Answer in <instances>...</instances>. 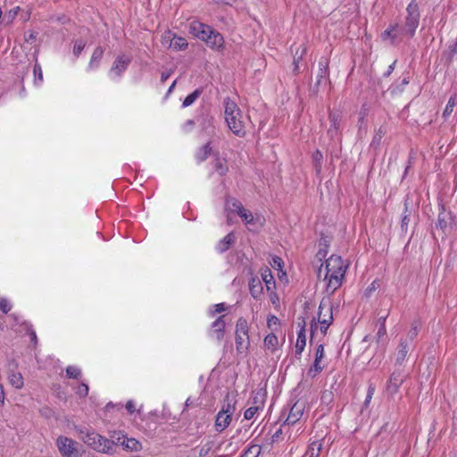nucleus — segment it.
<instances>
[{
    "instance_id": "nucleus-1",
    "label": "nucleus",
    "mask_w": 457,
    "mask_h": 457,
    "mask_svg": "<svg viewBox=\"0 0 457 457\" xmlns=\"http://www.w3.org/2000/svg\"><path fill=\"white\" fill-rule=\"evenodd\" d=\"M420 12L416 0H411L406 8V16L403 24L400 27L398 23L390 25L382 34L383 40H391L395 44L396 40L401 39L400 36L411 38L414 37L416 29L420 24Z\"/></svg>"
},
{
    "instance_id": "nucleus-2",
    "label": "nucleus",
    "mask_w": 457,
    "mask_h": 457,
    "mask_svg": "<svg viewBox=\"0 0 457 457\" xmlns=\"http://www.w3.org/2000/svg\"><path fill=\"white\" fill-rule=\"evenodd\" d=\"M79 438L92 449L106 453L108 447L106 446V437L97 434L95 431H90L87 428H80L78 429Z\"/></svg>"
},
{
    "instance_id": "nucleus-3",
    "label": "nucleus",
    "mask_w": 457,
    "mask_h": 457,
    "mask_svg": "<svg viewBox=\"0 0 457 457\" xmlns=\"http://www.w3.org/2000/svg\"><path fill=\"white\" fill-rule=\"evenodd\" d=\"M249 327L247 320L240 317L236 324L235 341L236 348L239 353H246L250 345Z\"/></svg>"
},
{
    "instance_id": "nucleus-4",
    "label": "nucleus",
    "mask_w": 457,
    "mask_h": 457,
    "mask_svg": "<svg viewBox=\"0 0 457 457\" xmlns=\"http://www.w3.org/2000/svg\"><path fill=\"white\" fill-rule=\"evenodd\" d=\"M56 444L62 457H79V450L76 447L79 444L74 440L61 436L57 438Z\"/></svg>"
},
{
    "instance_id": "nucleus-5",
    "label": "nucleus",
    "mask_w": 457,
    "mask_h": 457,
    "mask_svg": "<svg viewBox=\"0 0 457 457\" xmlns=\"http://www.w3.org/2000/svg\"><path fill=\"white\" fill-rule=\"evenodd\" d=\"M325 268V278H328V274H339V276H345L346 270V266L344 265L343 259L338 255H331L326 261Z\"/></svg>"
},
{
    "instance_id": "nucleus-6",
    "label": "nucleus",
    "mask_w": 457,
    "mask_h": 457,
    "mask_svg": "<svg viewBox=\"0 0 457 457\" xmlns=\"http://www.w3.org/2000/svg\"><path fill=\"white\" fill-rule=\"evenodd\" d=\"M404 379L405 376L403 375V370L400 369L395 370L387 381L386 387V394L392 396L397 394Z\"/></svg>"
},
{
    "instance_id": "nucleus-7",
    "label": "nucleus",
    "mask_w": 457,
    "mask_h": 457,
    "mask_svg": "<svg viewBox=\"0 0 457 457\" xmlns=\"http://www.w3.org/2000/svg\"><path fill=\"white\" fill-rule=\"evenodd\" d=\"M213 29L210 26L202 23L200 21H195L190 23L189 32L195 37L207 42L208 37H210V34H212Z\"/></svg>"
},
{
    "instance_id": "nucleus-8",
    "label": "nucleus",
    "mask_w": 457,
    "mask_h": 457,
    "mask_svg": "<svg viewBox=\"0 0 457 457\" xmlns=\"http://www.w3.org/2000/svg\"><path fill=\"white\" fill-rule=\"evenodd\" d=\"M304 409H305V403L301 401H296L291 406L284 424L295 425L303 417Z\"/></svg>"
},
{
    "instance_id": "nucleus-9",
    "label": "nucleus",
    "mask_w": 457,
    "mask_h": 457,
    "mask_svg": "<svg viewBox=\"0 0 457 457\" xmlns=\"http://www.w3.org/2000/svg\"><path fill=\"white\" fill-rule=\"evenodd\" d=\"M242 114L241 115H231L229 117H226V122L228 124V127L229 129L237 137H245V124L242 120Z\"/></svg>"
},
{
    "instance_id": "nucleus-10",
    "label": "nucleus",
    "mask_w": 457,
    "mask_h": 457,
    "mask_svg": "<svg viewBox=\"0 0 457 457\" xmlns=\"http://www.w3.org/2000/svg\"><path fill=\"white\" fill-rule=\"evenodd\" d=\"M126 435L120 431H114L110 438H106V446L108 447V451H106L107 454L115 453V447L117 445H121L123 447L125 443Z\"/></svg>"
},
{
    "instance_id": "nucleus-11",
    "label": "nucleus",
    "mask_w": 457,
    "mask_h": 457,
    "mask_svg": "<svg viewBox=\"0 0 457 457\" xmlns=\"http://www.w3.org/2000/svg\"><path fill=\"white\" fill-rule=\"evenodd\" d=\"M131 61L132 58L129 55H118L111 67V71L115 72L117 76H120L127 70Z\"/></svg>"
},
{
    "instance_id": "nucleus-12",
    "label": "nucleus",
    "mask_w": 457,
    "mask_h": 457,
    "mask_svg": "<svg viewBox=\"0 0 457 457\" xmlns=\"http://www.w3.org/2000/svg\"><path fill=\"white\" fill-rule=\"evenodd\" d=\"M322 319L329 320V323L333 321L332 303L329 299L323 298L320 303L318 322Z\"/></svg>"
},
{
    "instance_id": "nucleus-13",
    "label": "nucleus",
    "mask_w": 457,
    "mask_h": 457,
    "mask_svg": "<svg viewBox=\"0 0 457 457\" xmlns=\"http://www.w3.org/2000/svg\"><path fill=\"white\" fill-rule=\"evenodd\" d=\"M411 345L408 339L401 338L395 353V365L402 366L406 359Z\"/></svg>"
},
{
    "instance_id": "nucleus-14",
    "label": "nucleus",
    "mask_w": 457,
    "mask_h": 457,
    "mask_svg": "<svg viewBox=\"0 0 457 457\" xmlns=\"http://www.w3.org/2000/svg\"><path fill=\"white\" fill-rule=\"evenodd\" d=\"M224 318H225V315H221L218 319H216L212 324V330L211 331V336L215 337L218 342H220L224 337V331H225Z\"/></svg>"
},
{
    "instance_id": "nucleus-15",
    "label": "nucleus",
    "mask_w": 457,
    "mask_h": 457,
    "mask_svg": "<svg viewBox=\"0 0 457 457\" xmlns=\"http://www.w3.org/2000/svg\"><path fill=\"white\" fill-rule=\"evenodd\" d=\"M171 36V33L169 31L167 35L164 36L163 39L164 40H169L170 41V47L176 50V51H179V50H185L188 44L186 40V38L182 37H178V36H173L172 37H170Z\"/></svg>"
},
{
    "instance_id": "nucleus-16",
    "label": "nucleus",
    "mask_w": 457,
    "mask_h": 457,
    "mask_svg": "<svg viewBox=\"0 0 457 457\" xmlns=\"http://www.w3.org/2000/svg\"><path fill=\"white\" fill-rule=\"evenodd\" d=\"M440 209L441 211L438 214V219L436 227L437 228H440L443 232H445L448 226L451 224L453 217L450 212L445 211L444 205H441Z\"/></svg>"
},
{
    "instance_id": "nucleus-17",
    "label": "nucleus",
    "mask_w": 457,
    "mask_h": 457,
    "mask_svg": "<svg viewBox=\"0 0 457 457\" xmlns=\"http://www.w3.org/2000/svg\"><path fill=\"white\" fill-rule=\"evenodd\" d=\"M324 358V346L322 344H320L317 346L316 353H315V360L313 362L312 367L309 370L308 373L311 374L314 371L313 377L321 372L323 370V367L320 365L321 360Z\"/></svg>"
},
{
    "instance_id": "nucleus-18",
    "label": "nucleus",
    "mask_w": 457,
    "mask_h": 457,
    "mask_svg": "<svg viewBox=\"0 0 457 457\" xmlns=\"http://www.w3.org/2000/svg\"><path fill=\"white\" fill-rule=\"evenodd\" d=\"M328 60L321 57L319 61V71L316 75V86L319 87L322 80L328 77Z\"/></svg>"
},
{
    "instance_id": "nucleus-19",
    "label": "nucleus",
    "mask_w": 457,
    "mask_h": 457,
    "mask_svg": "<svg viewBox=\"0 0 457 457\" xmlns=\"http://www.w3.org/2000/svg\"><path fill=\"white\" fill-rule=\"evenodd\" d=\"M305 320H303L302 328L299 330L297 335V340L295 344V356H300L304 350L306 345V336H305Z\"/></svg>"
},
{
    "instance_id": "nucleus-20",
    "label": "nucleus",
    "mask_w": 457,
    "mask_h": 457,
    "mask_svg": "<svg viewBox=\"0 0 457 457\" xmlns=\"http://www.w3.org/2000/svg\"><path fill=\"white\" fill-rule=\"evenodd\" d=\"M224 39L222 35L216 31L212 30V34H210V37H208L206 45L211 48L220 50L223 47Z\"/></svg>"
},
{
    "instance_id": "nucleus-21",
    "label": "nucleus",
    "mask_w": 457,
    "mask_h": 457,
    "mask_svg": "<svg viewBox=\"0 0 457 457\" xmlns=\"http://www.w3.org/2000/svg\"><path fill=\"white\" fill-rule=\"evenodd\" d=\"M344 276H339V274H328V283H327V292L329 294H333L342 284V279Z\"/></svg>"
},
{
    "instance_id": "nucleus-22",
    "label": "nucleus",
    "mask_w": 457,
    "mask_h": 457,
    "mask_svg": "<svg viewBox=\"0 0 457 457\" xmlns=\"http://www.w3.org/2000/svg\"><path fill=\"white\" fill-rule=\"evenodd\" d=\"M236 237L233 232L228 233L226 237H224L216 246V249L219 253H223L228 251L231 245L235 243Z\"/></svg>"
},
{
    "instance_id": "nucleus-23",
    "label": "nucleus",
    "mask_w": 457,
    "mask_h": 457,
    "mask_svg": "<svg viewBox=\"0 0 457 457\" xmlns=\"http://www.w3.org/2000/svg\"><path fill=\"white\" fill-rule=\"evenodd\" d=\"M104 53V47H102L100 46H97L94 50L91 59H90V62L88 63L89 70H95L99 67V63H100L101 59L103 58Z\"/></svg>"
},
{
    "instance_id": "nucleus-24",
    "label": "nucleus",
    "mask_w": 457,
    "mask_h": 457,
    "mask_svg": "<svg viewBox=\"0 0 457 457\" xmlns=\"http://www.w3.org/2000/svg\"><path fill=\"white\" fill-rule=\"evenodd\" d=\"M231 416L229 414H223L219 412L216 417L215 427L217 431H223L231 422Z\"/></svg>"
},
{
    "instance_id": "nucleus-25",
    "label": "nucleus",
    "mask_w": 457,
    "mask_h": 457,
    "mask_svg": "<svg viewBox=\"0 0 457 457\" xmlns=\"http://www.w3.org/2000/svg\"><path fill=\"white\" fill-rule=\"evenodd\" d=\"M225 104V118L231 115H241V110L237 107V104L230 100L228 97L224 99Z\"/></svg>"
},
{
    "instance_id": "nucleus-26",
    "label": "nucleus",
    "mask_w": 457,
    "mask_h": 457,
    "mask_svg": "<svg viewBox=\"0 0 457 457\" xmlns=\"http://www.w3.org/2000/svg\"><path fill=\"white\" fill-rule=\"evenodd\" d=\"M211 142H207L204 145L200 147L195 153V159L197 162H204L212 154Z\"/></svg>"
},
{
    "instance_id": "nucleus-27",
    "label": "nucleus",
    "mask_w": 457,
    "mask_h": 457,
    "mask_svg": "<svg viewBox=\"0 0 457 457\" xmlns=\"http://www.w3.org/2000/svg\"><path fill=\"white\" fill-rule=\"evenodd\" d=\"M250 294L253 298H258L262 293V285L259 278H252L249 283Z\"/></svg>"
},
{
    "instance_id": "nucleus-28",
    "label": "nucleus",
    "mask_w": 457,
    "mask_h": 457,
    "mask_svg": "<svg viewBox=\"0 0 457 457\" xmlns=\"http://www.w3.org/2000/svg\"><path fill=\"white\" fill-rule=\"evenodd\" d=\"M237 214L243 220V221H245V224L249 226L250 230H253L255 228V220L252 212L244 208L241 209Z\"/></svg>"
},
{
    "instance_id": "nucleus-29",
    "label": "nucleus",
    "mask_w": 457,
    "mask_h": 457,
    "mask_svg": "<svg viewBox=\"0 0 457 457\" xmlns=\"http://www.w3.org/2000/svg\"><path fill=\"white\" fill-rule=\"evenodd\" d=\"M213 169L214 171L217 172L220 176H224L228 170V167L227 165V161L225 159H221L219 156L213 162Z\"/></svg>"
},
{
    "instance_id": "nucleus-30",
    "label": "nucleus",
    "mask_w": 457,
    "mask_h": 457,
    "mask_svg": "<svg viewBox=\"0 0 457 457\" xmlns=\"http://www.w3.org/2000/svg\"><path fill=\"white\" fill-rule=\"evenodd\" d=\"M457 55V39L448 46V49L444 52L443 59L449 64Z\"/></svg>"
},
{
    "instance_id": "nucleus-31",
    "label": "nucleus",
    "mask_w": 457,
    "mask_h": 457,
    "mask_svg": "<svg viewBox=\"0 0 457 457\" xmlns=\"http://www.w3.org/2000/svg\"><path fill=\"white\" fill-rule=\"evenodd\" d=\"M265 393L260 389L253 393L252 403L254 407H259V410L264 406Z\"/></svg>"
},
{
    "instance_id": "nucleus-32",
    "label": "nucleus",
    "mask_w": 457,
    "mask_h": 457,
    "mask_svg": "<svg viewBox=\"0 0 457 457\" xmlns=\"http://www.w3.org/2000/svg\"><path fill=\"white\" fill-rule=\"evenodd\" d=\"M123 449L130 452H137L142 449V445L139 441H137L136 438L133 437H125V443L123 445Z\"/></svg>"
},
{
    "instance_id": "nucleus-33",
    "label": "nucleus",
    "mask_w": 457,
    "mask_h": 457,
    "mask_svg": "<svg viewBox=\"0 0 457 457\" xmlns=\"http://www.w3.org/2000/svg\"><path fill=\"white\" fill-rule=\"evenodd\" d=\"M214 118L212 116L206 115L203 118L202 127L203 130L207 133L209 136L213 135L215 132V128L213 124Z\"/></svg>"
},
{
    "instance_id": "nucleus-34",
    "label": "nucleus",
    "mask_w": 457,
    "mask_h": 457,
    "mask_svg": "<svg viewBox=\"0 0 457 457\" xmlns=\"http://www.w3.org/2000/svg\"><path fill=\"white\" fill-rule=\"evenodd\" d=\"M420 327L421 324L420 320H416L411 322V329L408 331L407 337L405 338L408 339L410 345H411L412 341L418 336Z\"/></svg>"
},
{
    "instance_id": "nucleus-35",
    "label": "nucleus",
    "mask_w": 457,
    "mask_h": 457,
    "mask_svg": "<svg viewBox=\"0 0 457 457\" xmlns=\"http://www.w3.org/2000/svg\"><path fill=\"white\" fill-rule=\"evenodd\" d=\"M204 89L202 87L196 88L194 92L189 94L183 101L182 107L186 108L192 105L195 100L203 94Z\"/></svg>"
},
{
    "instance_id": "nucleus-36",
    "label": "nucleus",
    "mask_w": 457,
    "mask_h": 457,
    "mask_svg": "<svg viewBox=\"0 0 457 457\" xmlns=\"http://www.w3.org/2000/svg\"><path fill=\"white\" fill-rule=\"evenodd\" d=\"M241 209H244L243 204L241 202L235 198H227L226 201V210L232 212L238 213Z\"/></svg>"
},
{
    "instance_id": "nucleus-37",
    "label": "nucleus",
    "mask_w": 457,
    "mask_h": 457,
    "mask_svg": "<svg viewBox=\"0 0 457 457\" xmlns=\"http://www.w3.org/2000/svg\"><path fill=\"white\" fill-rule=\"evenodd\" d=\"M321 448L322 445L319 441H314L309 445L305 454L307 457H319Z\"/></svg>"
},
{
    "instance_id": "nucleus-38",
    "label": "nucleus",
    "mask_w": 457,
    "mask_h": 457,
    "mask_svg": "<svg viewBox=\"0 0 457 457\" xmlns=\"http://www.w3.org/2000/svg\"><path fill=\"white\" fill-rule=\"evenodd\" d=\"M456 104H457V102H456V95H453L449 98L448 103H447V104H446V106L445 108V111L443 112V117L445 119H446L447 117H449L453 113V110H454V108L456 106Z\"/></svg>"
},
{
    "instance_id": "nucleus-39",
    "label": "nucleus",
    "mask_w": 457,
    "mask_h": 457,
    "mask_svg": "<svg viewBox=\"0 0 457 457\" xmlns=\"http://www.w3.org/2000/svg\"><path fill=\"white\" fill-rule=\"evenodd\" d=\"M261 446L257 445H252L244 451L241 457H258L261 453Z\"/></svg>"
},
{
    "instance_id": "nucleus-40",
    "label": "nucleus",
    "mask_w": 457,
    "mask_h": 457,
    "mask_svg": "<svg viewBox=\"0 0 457 457\" xmlns=\"http://www.w3.org/2000/svg\"><path fill=\"white\" fill-rule=\"evenodd\" d=\"M10 383L16 388H21L23 386V378L21 373H12L9 376Z\"/></svg>"
},
{
    "instance_id": "nucleus-41",
    "label": "nucleus",
    "mask_w": 457,
    "mask_h": 457,
    "mask_svg": "<svg viewBox=\"0 0 457 457\" xmlns=\"http://www.w3.org/2000/svg\"><path fill=\"white\" fill-rule=\"evenodd\" d=\"M33 73H34V84L40 85L43 82V71H42L41 65L37 62L33 68Z\"/></svg>"
},
{
    "instance_id": "nucleus-42",
    "label": "nucleus",
    "mask_w": 457,
    "mask_h": 457,
    "mask_svg": "<svg viewBox=\"0 0 457 457\" xmlns=\"http://www.w3.org/2000/svg\"><path fill=\"white\" fill-rule=\"evenodd\" d=\"M312 160L314 162V167L317 172L321 170L323 154L320 150H316L312 154Z\"/></svg>"
},
{
    "instance_id": "nucleus-43",
    "label": "nucleus",
    "mask_w": 457,
    "mask_h": 457,
    "mask_svg": "<svg viewBox=\"0 0 457 457\" xmlns=\"http://www.w3.org/2000/svg\"><path fill=\"white\" fill-rule=\"evenodd\" d=\"M341 118V114L338 112H330L328 116L330 127L339 128Z\"/></svg>"
},
{
    "instance_id": "nucleus-44",
    "label": "nucleus",
    "mask_w": 457,
    "mask_h": 457,
    "mask_svg": "<svg viewBox=\"0 0 457 457\" xmlns=\"http://www.w3.org/2000/svg\"><path fill=\"white\" fill-rule=\"evenodd\" d=\"M386 133V129L384 127H380L373 137L371 145L377 146L380 144L382 137Z\"/></svg>"
},
{
    "instance_id": "nucleus-45",
    "label": "nucleus",
    "mask_w": 457,
    "mask_h": 457,
    "mask_svg": "<svg viewBox=\"0 0 457 457\" xmlns=\"http://www.w3.org/2000/svg\"><path fill=\"white\" fill-rule=\"evenodd\" d=\"M66 375L70 378L79 379V378L81 377V370L75 366H68L66 368Z\"/></svg>"
},
{
    "instance_id": "nucleus-46",
    "label": "nucleus",
    "mask_w": 457,
    "mask_h": 457,
    "mask_svg": "<svg viewBox=\"0 0 457 457\" xmlns=\"http://www.w3.org/2000/svg\"><path fill=\"white\" fill-rule=\"evenodd\" d=\"M278 337L273 334L270 333L267 335L264 338V345L267 348L275 347L278 345Z\"/></svg>"
},
{
    "instance_id": "nucleus-47",
    "label": "nucleus",
    "mask_w": 457,
    "mask_h": 457,
    "mask_svg": "<svg viewBox=\"0 0 457 457\" xmlns=\"http://www.w3.org/2000/svg\"><path fill=\"white\" fill-rule=\"evenodd\" d=\"M262 279L263 281L265 282L266 284V287L268 288V290L270 289V285H275V281L273 279V277L270 273V270H266L264 273L262 274Z\"/></svg>"
},
{
    "instance_id": "nucleus-48",
    "label": "nucleus",
    "mask_w": 457,
    "mask_h": 457,
    "mask_svg": "<svg viewBox=\"0 0 457 457\" xmlns=\"http://www.w3.org/2000/svg\"><path fill=\"white\" fill-rule=\"evenodd\" d=\"M235 411V403H230L228 401L225 403L219 412H223V414H229L232 417V414Z\"/></svg>"
},
{
    "instance_id": "nucleus-49",
    "label": "nucleus",
    "mask_w": 457,
    "mask_h": 457,
    "mask_svg": "<svg viewBox=\"0 0 457 457\" xmlns=\"http://www.w3.org/2000/svg\"><path fill=\"white\" fill-rule=\"evenodd\" d=\"M86 46V43L79 39V40H77L74 44V47H73V54L76 56V57H79V54H81V52L83 51V49L85 48Z\"/></svg>"
},
{
    "instance_id": "nucleus-50",
    "label": "nucleus",
    "mask_w": 457,
    "mask_h": 457,
    "mask_svg": "<svg viewBox=\"0 0 457 457\" xmlns=\"http://www.w3.org/2000/svg\"><path fill=\"white\" fill-rule=\"evenodd\" d=\"M321 403L329 405L333 401V393L328 390H325L321 395Z\"/></svg>"
},
{
    "instance_id": "nucleus-51",
    "label": "nucleus",
    "mask_w": 457,
    "mask_h": 457,
    "mask_svg": "<svg viewBox=\"0 0 457 457\" xmlns=\"http://www.w3.org/2000/svg\"><path fill=\"white\" fill-rule=\"evenodd\" d=\"M259 411V407L251 406L245 410L244 417L245 420H251L254 417L255 413Z\"/></svg>"
},
{
    "instance_id": "nucleus-52",
    "label": "nucleus",
    "mask_w": 457,
    "mask_h": 457,
    "mask_svg": "<svg viewBox=\"0 0 457 457\" xmlns=\"http://www.w3.org/2000/svg\"><path fill=\"white\" fill-rule=\"evenodd\" d=\"M407 212H408L407 206L405 205L404 214H403V217L402 219V223H401V228L404 231L407 230V228H408V225L410 222V213H407Z\"/></svg>"
},
{
    "instance_id": "nucleus-53",
    "label": "nucleus",
    "mask_w": 457,
    "mask_h": 457,
    "mask_svg": "<svg viewBox=\"0 0 457 457\" xmlns=\"http://www.w3.org/2000/svg\"><path fill=\"white\" fill-rule=\"evenodd\" d=\"M77 394L80 396V397H85L88 394V386L87 384L85 383H81L79 386H78V389H77Z\"/></svg>"
},
{
    "instance_id": "nucleus-54",
    "label": "nucleus",
    "mask_w": 457,
    "mask_h": 457,
    "mask_svg": "<svg viewBox=\"0 0 457 457\" xmlns=\"http://www.w3.org/2000/svg\"><path fill=\"white\" fill-rule=\"evenodd\" d=\"M20 11V7H15L9 11L8 13H6L5 18L7 19L8 22H12L17 16L18 12Z\"/></svg>"
},
{
    "instance_id": "nucleus-55",
    "label": "nucleus",
    "mask_w": 457,
    "mask_h": 457,
    "mask_svg": "<svg viewBox=\"0 0 457 457\" xmlns=\"http://www.w3.org/2000/svg\"><path fill=\"white\" fill-rule=\"evenodd\" d=\"M213 308H214V311H211L210 312V315L212 316V317L215 316L216 313H220V312H224L226 310L225 303H223L214 304Z\"/></svg>"
},
{
    "instance_id": "nucleus-56",
    "label": "nucleus",
    "mask_w": 457,
    "mask_h": 457,
    "mask_svg": "<svg viewBox=\"0 0 457 457\" xmlns=\"http://www.w3.org/2000/svg\"><path fill=\"white\" fill-rule=\"evenodd\" d=\"M318 321H316V319L313 318L311 322V337H310V343L312 344L313 341L314 335L318 329Z\"/></svg>"
},
{
    "instance_id": "nucleus-57",
    "label": "nucleus",
    "mask_w": 457,
    "mask_h": 457,
    "mask_svg": "<svg viewBox=\"0 0 457 457\" xmlns=\"http://www.w3.org/2000/svg\"><path fill=\"white\" fill-rule=\"evenodd\" d=\"M328 321H329V320H326V319H322V320H320V332L323 334V336H325L327 334L328 328L331 325V323H329Z\"/></svg>"
},
{
    "instance_id": "nucleus-58",
    "label": "nucleus",
    "mask_w": 457,
    "mask_h": 457,
    "mask_svg": "<svg viewBox=\"0 0 457 457\" xmlns=\"http://www.w3.org/2000/svg\"><path fill=\"white\" fill-rule=\"evenodd\" d=\"M267 324L268 327L271 328L273 326H278L279 324V319L275 315H270L268 317Z\"/></svg>"
},
{
    "instance_id": "nucleus-59",
    "label": "nucleus",
    "mask_w": 457,
    "mask_h": 457,
    "mask_svg": "<svg viewBox=\"0 0 457 457\" xmlns=\"http://www.w3.org/2000/svg\"><path fill=\"white\" fill-rule=\"evenodd\" d=\"M0 309L4 313H7L11 310V304L6 299L0 301Z\"/></svg>"
},
{
    "instance_id": "nucleus-60",
    "label": "nucleus",
    "mask_w": 457,
    "mask_h": 457,
    "mask_svg": "<svg viewBox=\"0 0 457 457\" xmlns=\"http://www.w3.org/2000/svg\"><path fill=\"white\" fill-rule=\"evenodd\" d=\"M386 325L381 324V326H379L378 330L377 332V341L379 342L381 340V338L386 337Z\"/></svg>"
},
{
    "instance_id": "nucleus-61",
    "label": "nucleus",
    "mask_w": 457,
    "mask_h": 457,
    "mask_svg": "<svg viewBox=\"0 0 457 457\" xmlns=\"http://www.w3.org/2000/svg\"><path fill=\"white\" fill-rule=\"evenodd\" d=\"M284 264L283 260L280 257L275 256L272 258V267L281 269L282 265Z\"/></svg>"
},
{
    "instance_id": "nucleus-62",
    "label": "nucleus",
    "mask_w": 457,
    "mask_h": 457,
    "mask_svg": "<svg viewBox=\"0 0 457 457\" xmlns=\"http://www.w3.org/2000/svg\"><path fill=\"white\" fill-rule=\"evenodd\" d=\"M28 334L30 337V341L33 343L34 346H36L37 345V337L35 330L33 328H29L28 329Z\"/></svg>"
},
{
    "instance_id": "nucleus-63",
    "label": "nucleus",
    "mask_w": 457,
    "mask_h": 457,
    "mask_svg": "<svg viewBox=\"0 0 457 457\" xmlns=\"http://www.w3.org/2000/svg\"><path fill=\"white\" fill-rule=\"evenodd\" d=\"M125 407L129 413H133L135 411V404L131 400L127 402Z\"/></svg>"
},
{
    "instance_id": "nucleus-64",
    "label": "nucleus",
    "mask_w": 457,
    "mask_h": 457,
    "mask_svg": "<svg viewBox=\"0 0 457 457\" xmlns=\"http://www.w3.org/2000/svg\"><path fill=\"white\" fill-rule=\"evenodd\" d=\"M338 129L339 128L329 127V129H328V136L331 138H334L337 135Z\"/></svg>"
}]
</instances>
